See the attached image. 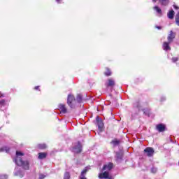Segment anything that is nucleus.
<instances>
[{"instance_id":"obj_20","label":"nucleus","mask_w":179,"mask_h":179,"mask_svg":"<svg viewBox=\"0 0 179 179\" xmlns=\"http://www.w3.org/2000/svg\"><path fill=\"white\" fill-rule=\"evenodd\" d=\"M82 100H83L82 95L81 94H78L77 96H76L77 103H82Z\"/></svg>"},{"instance_id":"obj_14","label":"nucleus","mask_w":179,"mask_h":179,"mask_svg":"<svg viewBox=\"0 0 179 179\" xmlns=\"http://www.w3.org/2000/svg\"><path fill=\"white\" fill-rule=\"evenodd\" d=\"M99 178L101 179L108 178V172L105 171L103 173H99Z\"/></svg>"},{"instance_id":"obj_25","label":"nucleus","mask_w":179,"mask_h":179,"mask_svg":"<svg viewBox=\"0 0 179 179\" xmlns=\"http://www.w3.org/2000/svg\"><path fill=\"white\" fill-rule=\"evenodd\" d=\"M106 76H111V71L110 69H106V71L105 72Z\"/></svg>"},{"instance_id":"obj_39","label":"nucleus","mask_w":179,"mask_h":179,"mask_svg":"<svg viewBox=\"0 0 179 179\" xmlns=\"http://www.w3.org/2000/svg\"><path fill=\"white\" fill-rule=\"evenodd\" d=\"M15 171H17V168L15 169Z\"/></svg>"},{"instance_id":"obj_31","label":"nucleus","mask_w":179,"mask_h":179,"mask_svg":"<svg viewBox=\"0 0 179 179\" xmlns=\"http://www.w3.org/2000/svg\"><path fill=\"white\" fill-rule=\"evenodd\" d=\"M178 61V57H173L172 58V62H177Z\"/></svg>"},{"instance_id":"obj_8","label":"nucleus","mask_w":179,"mask_h":179,"mask_svg":"<svg viewBox=\"0 0 179 179\" xmlns=\"http://www.w3.org/2000/svg\"><path fill=\"white\" fill-rule=\"evenodd\" d=\"M113 166H114V164L111 162L108 163V164H105L103 167L102 171H110V170H111V169H113Z\"/></svg>"},{"instance_id":"obj_21","label":"nucleus","mask_w":179,"mask_h":179,"mask_svg":"<svg viewBox=\"0 0 179 179\" xmlns=\"http://www.w3.org/2000/svg\"><path fill=\"white\" fill-rule=\"evenodd\" d=\"M154 10H155L158 15H162V9H160V8H159L158 6H155Z\"/></svg>"},{"instance_id":"obj_1","label":"nucleus","mask_w":179,"mask_h":179,"mask_svg":"<svg viewBox=\"0 0 179 179\" xmlns=\"http://www.w3.org/2000/svg\"><path fill=\"white\" fill-rule=\"evenodd\" d=\"M20 156H23V153L17 151L16 152V157L14 159V162L17 166H20L21 167H23L24 170H29V162L27 161H23Z\"/></svg>"},{"instance_id":"obj_35","label":"nucleus","mask_w":179,"mask_h":179,"mask_svg":"<svg viewBox=\"0 0 179 179\" xmlns=\"http://www.w3.org/2000/svg\"><path fill=\"white\" fill-rule=\"evenodd\" d=\"M164 100H166V98H165V97H162V98L161 99V101H164Z\"/></svg>"},{"instance_id":"obj_24","label":"nucleus","mask_w":179,"mask_h":179,"mask_svg":"<svg viewBox=\"0 0 179 179\" xmlns=\"http://www.w3.org/2000/svg\"><path fill=\"white\" fill-rule=\"evenodd\" d=\"M38 149H45V148H47V145L45 144H38Z\"/></svg>"},{"instance_id":"obj_36","label":"nucleus","mask_w":179,"mask_h":179,"mask_svg":"<svg viewBox=\"0 0 179 179\" xmlns=\"http://www.w3.org/2000/svg\"><path fill=\"white\" fill-rule=\"evenodd\" d=\"M0 97H4L3 94L1 92H0Z\"/></svg>"},{"instance_id":"obj_13","label":"nucleus","mask_w":179,"mask_h":179,"mask_svg":"<svg viewBox=\"0 0 179 179\" xmlns=\"http://www.w3.org/2000/svg\"><path fill=\"white\" fill-rule=\"evenodd\" d=\"M134 108H136V110H138V111H140V110L142 108V106H141V102L136 101L134 103Z\"/></svg>"},{"instance_id":"obj_33","label":"nucleus","mask_w":179,"mask_h":179,"mask_svg":"<svg viewBox=\"0 0 179 179\" xmlns=\"http://www.w3.org/2000/svg\"><path fill=\"white\" fill-rule=\"evenodd\" d=\"M39 87H40V86H36L34 87V89H35V90H38Z\"/></svg>"},{"instance_id":"obj_23","label":"nucleus","mask_w":179,"mask_h":179,"mask_svg":"<svg viewBox=\"0 0 179 179\" xmlns=\"http://www.w3.org/2000/svg\"><path fill=\"white\" fill-rule=\"evenodd\" d=\"M71 175L69 174V172H66L64 176V179H70Z\"/></svg>"},{"instance_id":"obj_27","label":"nucleus","mask_w":179,"mask_h":179,"mask_svg":"<svg viewBox=\"0 0 179 179\" xmlns=\"http://www.w3.org/2000/svg\"><path fill=\"white\" fill-rule=\"evenodd\" d=\"M112 143L114 146H117L120 144V141H117V140H115V141H112Z\"/></svg>"},{"instance_id":"obj_26","label":"nucleus","mask_w":179,"mask_h":179,"mask_svg":"<svg viewBox=\"0 0 179 179\" xmlns=\"http://www.w3.org/2000/svg\"><path fill=\"white\" fill-rule=\"evenodd\" d=\"M176 23L178 26H179V12L176 15Z\"/></svg>"},{"instance_id":"obj_37","label":"nucleus","mask_w":179,"mask_h":179,"mask_svg":"<svg viewBox=\"0 0 179 179\" xmlns=\"http://www.w3.org/2000/svg\"><path fill=\"white\" fill-rule=\"evenodd\" d=\"M157 27V29H158L159 30H160V29H162L161 27Z\"/></svg>"},{"instance_id":"obj_16","label":"nucleus","mask_w":179,"mask_h":179,"mask_svg":"<svg viewBox=\"0 0 179 179\" xmlns=\"http://www.w3.org/2000/svg\"><path fill=\"white\" fill-rule=\"evenodd\" d=\"M47 157V154L45 152H39L38 158L41 159H45Z\"/></svg>"},{"instance_id":"obj_29","label":"nucleus","mask_w":179,"mask_h":179,"mask_svg":"<svg viewBox=\"0 0 179 179\" xmlns=\"http://www.w3.org/2000/svg\"><path fill=\"white\" fill-rule=\"evenodd\" d=\"M157 168H152L151 169V173H157Z\"/></svg>"},{"instance_id":"obj_34","label":"nucleus","mask_w":179,"mask_h":179,"mask_svg":"<svg viewBox=\"0 0 179 179\" xmlns=\"http://www.w3.org/2000/svg\"><path fill=\"white\" fill-rule=\"evenodd\" d=\"M173 8H174V9H179V8L176 5H173Z\"/></svg>"},{"instance_id":"obj_18","label":"nucleus","mask_w":179,"mask_h":179,"mask_svg":"<svg viewBox=\"0 0 179 179\" xmlns=\"http://www.w3.org/2000/svg\"><path fill=\"white\" fill-rule=\"evenodd\" d=\"M9 150H10V149L8 147H3L0 148V152H6V153H9Z\"/></svg>"},{"instance_id":"obj_38","label":"nucleus","mask_w":179,"mask_h":179,"mask_svg":"<svg viewBox=\"0 0 179 179\" xmlns=\"http://www.w3.org/2000/svg\"><path fill=\"white\" fill-rule=\"evenodd\" d=\"M152 1H153V2H157V0H152Z\"/></svg>"},{"instance_id":"obj_3","label":"nucleus","mask_w":179,"mask_h":179,"mask_svg":"<svg viewBox=\"0 0 179 179\" xmlns=\"http://www.w3.org/2000/svg\"><path fill=\"white\" fill-rule=\"evenodd\" d=\"M72 152L74 153H80V152H82V145L80 144V142L74 144L72 148Z\"/></svg>"},{"instance_id":"obj_15","label":"nucleus","mask_w":179,"mask_h":179,"mask_svg":"<svg viewBox=\"0 0 179 179\" xmlns=\"http://www.w3.org/2000/svg\"><path fill=\"white\" fill-rule=\"evenodd\" d=\"M167 16L169 19H174V11L173 10H171L168 13Z\"/></svg>"},{"instance_id":"obj_6","label":"nucleus","mask_w":179,"mask_h":179,"mask_svg":"<svg viewBox=\"0 0 179 179\" xmlns=\"http://www.w3.org/2000/svg\"><path fill=\"white\" fill-rule=\"evenodd\" d=\"M96 125L98 126L99 129H102L103 127H104V124L103 123V120L100 119L99 116L96 117Z\"/></svg>"},{"instance_id":"obj_22","label":"nucleus","mask_w":179,"mask_h":179,"mask_svg":"<svg viewBox=\"0 0 179 179\" xmlns=\"http://www.w3.org/2000/svg\"><path fill=\"white\" fill-rule=\"evenodd\" d=\"M143 113H144V114L145 115H148L149 117V115L150 114V110H149V109H143Z\"/></svg>"},{"instance_id":"obj_12","label":"nucleus","mask_w":179,"mask_h":179,"mask_svg":"<svg viewBox=\"0 0 179 179\" xmlns=\"http://www.w3.org/2000/svg\"><path fill=\"white\" fill-rule=\"evenodd\" d=\"M157 129L159 132H164L166 131V126L163 124H159L157 125Z\"/></svg>"},{"instance_id":"obj_4","label":"nucleus","mask_w":179,"mask_h":179,"mask_svg":"<svg viewBox=\"0 0 179 179\" xmlns=\"http://www.w3.org/2000/svg\"><path fill=\"white\" fill-rule=\"evenodd\" d=\"M144 153H145L146 156H148V157H152V156L155 155V150H153L152 148H146L144 150Z\"/></svg>"},{"instance_id":"obj_2","label":"nucleus","mask_w":179,"mask_h":179,"mask_svg":"<svg viewBox=\"0 0 179 179\" xmlns=\"http://www.w3.org/2000/svg\"><path fill=\"white\" fill-rule=\"evenodd\" d=\"M73 101H75V96L72 94H69L67 97V104L71 108H75Z\"/></svg>"},{"instance_id":"obj_19","label":"nucleus","mask_w":179,"mask_h":179,"mask_svg":"<svg viewBox=\"0 0 179 179\" xmlns=\"http://www.w3.org/2000/svg\"><path fill=\"white\" fill-rule=\"evenodd\" d=\"M159 3L161 5H163L164 6H166V5H169V0H159Z\"/></svg>"},{"instance_id":"obj_28","label":"nucleus","mask_w":179,"mask_h":179,"mask_svg":"<svg viewBox=\"0 0 179 179\" xmlns=\"http://www.w3.org/2000/svg\"><path fill=\"white\" fill-rule=\"evenodd\" d=\"M6 103H5V100H1L0 101V107H4V106H6Z\"/></svg>"},{"instance_id":"obj_30","label":"nucleus","mask_w":179,"mask_h":179,"mask_svg":"<svg viewBox=\"0 0 179 179\" xmlns=\"http://www.w3.org/2000/svg\"><path fill=\"white\" fill-rule=\"evenodd\" d=\"M0 179H8V176L1 175V176H0Z\"/></svg>"},{"instance_id":"obj_7","label":"nucleus","mask_w":179,"mask_h":179,"mask_svg":"<svg viewBox=\"0 0 179 179\" xmlns=\"http://www.w3.org/2000/svg\"><path fill=\"white\" fill-rule=\"evenodd\" d=\"M115 159L117 163L122 162V152H117L115 156Z\"/></svg>"},{"instance_id":"obj_10","label":"nucleus","mask_w":179,"mask_h":179,"mask_svg":"<svg viewBox=\"0 0 179 179\" xmlns=\"http://www.w3.org/2000/svg\"><path fill=\"white\" fill-rule=\"evenodd\" d=\"M170 44L171 43L168 42H164L162 48L164 50V51H170L171 50V48L170 47Z\"/></svg>"},{"instance_id":"obj_11","label":"nucleus","mask_w":179,"mask_h":179,"mask_svg":"<svg viewBox=\"0 0 179 179\" xmlns=\"http://www.w3.org/2000/svg\"><path fill=\"white\" fill-rule=\"evenodd\" d=\"M115 85V81L114 80L110 78L108 80V82L106 83V86L107 87H113V86Z\"/></svg>"},{"instance_id":"obj_17","label":"nucleus","mask_w":179,"mask_h":179,"mask_svg":"<svg viewBox=\"0 0 179 179\" xmlns=\"http://www.w3.org/2000/svg\"><path fill=\"white\" fill-rule=\"evenodd\" d=\"M15 176H17L18 177H20L22 178V177L24 176V173L22 171H17L15 172Z\"/></svg>"},{"instance_id":"obj_5","label":"nucleus","mask_w":179,"mask_h":179,"mask_svg":"<svg viewBox=\"0 0 179 179\" xmlns=\"http://www.w3.org/2000/svg\"><path fill=\"white\" fill-rule=\"evenodd\" d=\"M59 110L62 114H66V113H68V109L66 108V106H65V104H59Z\"/></svg>"},{"instance_id":"obj_9","label":"nucleus","mask_w":179,"mask_h":179,"mask_svg":"<svg viewBox=\"0 0 179 179\" xmlns=\"http://www.w3.org/2000/svg\"><path fill=\"white\" fill-rule=\"evenodd\" d=\"M174 38H176V33L173 32V31H171L168 36L167 40L169 43H173Z\"/></svg>"},{"instance_id":"obj_32","label":"nucleus","mask_w":179,"mask_h":179,"mask_svg":"<svg viewBox=\"0 0 179 179\" xmlns=\"http://www.w3.org/2000/svg\"><path fill=\"white\" fill-rule=\"evenodd\" d=\"M45 175L41 174L39 176V179H45Z\"/></svg>"}]
</instances>
